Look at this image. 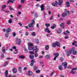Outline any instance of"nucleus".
Segmentation results:
<instances>
[{
  "label": "nucleus",
  "instance_id": "473e14b6",
  "mask_svg": "<svg viewBox=\"0 0 77 77\" xmlns=\"http://www.w3.org/2000/svg\"><path fill=\"white\" fill-rule=\"evenodd\" d=\"M8 23H12V19H9L8 20Z\"/></svg>",
  "mask_w": 77,
  "mask_h": 77
},
{
  "label": "nucleus",
  "instance_id": "4d7b16f0",
  "mask_svg": "<svg viewBox=\"0 0 77 77\" xmlns=\"http://www.w3.org/2000/svg\"><path fill=\"white\" fill-rule=\"evenodd\" d=\"M60 61H61V62H63V59L62 58H60Z\"/></svg>",
  "mask_w": 77,
  "mask_h": 77
},
{
  "label": "nucleus",
  "instance_id": "a18cd8bd",
  "mask_svg": "<svg viewBox=\"0 0 77 77\" xmlns=\"http://www.w3.org/2000/svg\"><path fill=\"white\" fill-rule=\"evenodd\" d=\"M9 8L10 11H12V10H13V8H12L11 7L9 6Z\"/></svg>",
  "mask_w": 77,
  "mask_h": 77
},
{
  "label": "nucleus",
  "instance_id": "052dcab7",
  "mask_svg": "<svg viewBox=\"0 0 77 77\" xmlns=\"http://www.w3.org/2000/svg\"><path fill=\"white\" fill-rule=\"evenodd\" d=\"M13 36L15 37V36H16V34L15 33V32H14L13 33Z\"/></svg>",
  "mask_w": 77,
  "mask_h": 77
},
{
  "label": "nucleus",
  "instance_id": "72a5a7b5",
  "mask_svg": "<svg viewBox=\"0 0 77 77\" xmlns=\"http://www.w3.org/2000/svg\"><path fill=\"white\" fill-rule=\"evenodd\" d=\"M55 72H56V71H54L53 72H52L51 74H50V76H52V75H53V74H54V73H55Z\"/></svg>",
  "mask_w": 77,
  "mask_h": 77
},
{
  "label": "nucleus",
  "instance_id": "b1692460",
  "mask_svg": "<svg viewBox=\"0 0 77 77\" xmlns=\"http://www.w3.org/2000/svg\"><path fill=\"white\" fill-rule=\"evenodd\" d=\"M38 67L36 66H34L33 67V69L34 70V71H36V70H37L38 69Z\"/></svg>",
  "mask_w": 77,
  "mask_h": 77
},
{
  "label": "nucleus",
  "instance_id": "ea45409f",
  "mask_svg": "<svg viewBox=\"0 0 77 77\" xmlns=\"http://www.w3.org/2000/svg\"><path fill=\"white\" fill-rule=\"evenodd\" d=\"M24 50H25V52H26V53H28V50H27V49H26V48H24Z\"/></svg>",
  "mask_w": 77,
  "mask_h": 77
},
{
  "label": "nucleus",
  "instance_id": "774afa93",
  "mask_svg": "<svg viewBox=\"0 0 77 77\" xmlns=\"http://www.w3.org/2000/svg\"><path fill=\"white\" fill-rule=\"evenodd\" d=\"M5 35L6 36H8L9 35V34L8 33H5Z\"/></svg>",
  "mask_w": 77,
  "mask_h": 77
},
{
  "label": "nucleus",
  "instance_id": "58836bf2",
  "mask_svg": "<svg viewBox=\"0 0 77 77\" xmlns=\"http://www.w3.org/2000/svg\"><path fill=\"white\" fill-rule=\"evenodd\" d=\"M28 45L30 47H32V46H33V44L32 43H28Z\"/></svg>",
  "mask_w": 77,
  "mask_h": 77
},
{
  "label": "nucleus",
  "instance_id": "c756f323",
  "mask_svg": "<svg viewBox=\"0 0 77 77\" xmlns=\"http://www.w3.org/2000/svg\"><path fill=\"white\" fill-rule=\"evenodd\" d=\"M72 53V54H73V55H75V54H77V51H75Z\"/></svg>",
  "mask_w": 77,
  "mask_h": 77
},
{
  "label": "nucleus",
  "instance_id": "7ed1b4c3",
  "mask_svg": "<svg viewBox=\"0 0 77 77\" xmlns=\"http://www.w3.org/2000/svg\"><path fill=\"white\" fill-rule=\"evenodd\" d=\"M61 65H62L63 66H64V69H66V68L67 67V65H68L67 63H66V62L62 63H61Z\"/></svg>",
  "mask_w": 77,
  "mask_h": 77
},
{
  "label": "nucleus",
  "instance_id": "c9c22d12",
  "mask_svg": "<svg viewBox=\"0 0 77 77\" xmlns=\"http://www.w3.org/2000/svg\"><path fill=\"white\" fill-rule=\"evenodd\" d=\"M71 21H69V20H68L67 22V24L68 25H69L70 24H71Z\"/></svg>",
  "mask_w": 77,
  "mask_h": 77
},
{
  "label": "nucleus",
  "instance_id": "9b49d317",
  "mask_svg": "<svg viewBox=\"0 0 77 77\" xmlns=\"http://www.w3.org/2000/svg\"><path fill=\"white\" fill-rule=\"evenodd\" d=\"M28 75L29 76H32V74H33V72L31 71H28Z\"/></svg>",
  "mask_w": 77,
  "mask_h": 77
},
{
  "label": "nucleus",
  "instance_id": "6e6d98bb",
  "mask_svg": "<svg viewBox=\"0 0 77 77\" xmlns=\"http://www.w3.org/2000/svg\"><path fill=\"white\" fill-rule=\"evenodd\" d=\"M1 57H2V58H3V57H5V56L4 55V54H2L1 55Z\"/></svg>",
  "mask_w": 77,
  "mask_h": 77
},
{
  "label": "nucleus",
  "instance_id": "3c124183",
  "mask_svg": "<svg viewBox=\"0 0 77 77\" xmlns=\"http://www.w3.org/2000/svg\"><path fill=\"white\" fill-rule=\"evenodd\" d=\"M44 4H42L41 6H40V8H44Z\"/></svg>",
  "mask_w": 77,
  "mask_h": 77
},
{
  "label": "nucleus",
  "instance_id": "5701e85b",
  "mask_svg": "<svg viewBox=\"0 0 77 77\" xmlns=\"http://www.w3.org/2000/svg\"><path fill=\"white\" fill-rule=\"evenodd\" d=\"M56 24H53V26H51V28L52 29H54V28H55V27H56Z\"/></svg>",
  "mask_w": 77,
  "mask_h": 77
},
{
  "label": "nucleus",
  "instance_id": "8fccbe9b",
  "mask_svg": "<svg viewBox=\"0 0 77 77\" xmlns=\"http://www.w3.org/2000/svg\"><path fill=\"white\" fill-rule=\"evenodd\" d=\"M29 53L30 54H35V53H34V52L33 51H30Z\"/></svg>",
  "mask_w": 77,
  "mask_h": 77
},
{
  "label": "nucleus",
  "instance_id": "de8ad7c7",
  "mask_svg": "<svg viewBox=\"0 0 77 77\" xmlns=\"http://www.w3.org/2000/svg\"><path fill=\"white\" fill-rule=\"evenodd\" d=\"M45 10V8H41V11H43Z\"/></svg>",
  "mask_w": 77,
  "mask_h": 77
},
{
  "label": "nucleus",
  "instance_id": "4c0bfd02",
  "mask_svg": "<svg viewBox=\"0 0 77 77\" xmlns=\"http://www.w3.org/2000/svg\"><path fill=\"white\" fill-rule=\"evenodd\" d=\"M74 70H75L76 71L77 70V67H76L75 68H74L72 69L71 70V71H74Z\"/></svg>",
  "mask_w": 77,
  "mask_h": 77
},
{
  "label": "nucleus",
  "instance_id": "864d4df0",
  "mask_svg": "<svg viewBox=\"0 0 77 77\" xmlns=\"http://www.w3.org/2000/svg\"><path fill=\"white\" fill-rule=\"evenodd\" d=\"M35 62V60H32L31 61V63H34Z\"/></svg>",
  "mask_w": 77,
  "mask_h": 77
},
{
  "label": "nucleus",
  "instance_id": "2f4dec72",
  "mask_svg": "<svg viewBox=\"0 0 77 77\" xmlns=\"http://www.w3.org/2000/svg\"><path fill=\"white\" fill-rule=\"evenodd\" d=\"M51 5L53 6H57V5L56 4V3L54 2H53L52 3Z\"/></svg>",
  "mask_w": 77,
  "mask_h": 77
},
{
  "label": "nucleus",
  "instance_id": "6ab92c4d",
  "mask_svg": "<svg viewBox=\"0 0 77 77\" xmlns=\"http://www.w3.org/2000/svg\"><path fill=\"white\" fill-rule=\"evenodd\" d=\"M9 3H13L14 2L12 0H9L7 2V5H8Z\"/></svg>",
  "mask_w": 77,
  "mask_h": 77
},
{
  "label": "nucleus",
  "instance_id": "423d86ee",
  "mask_svg": "<svg viewBox=\"0 0 77 77\" xmlns=\"http://www.w3.org/2000/svg\"><path fill=\"white\" fill-rule=\"evenodd\" d=\"M45 31L48 33H50L51 32V31L48 28H47L45 29Z\"/></svg>",
  "mask_w": 77,
  "mask_h": 77
},
{
  "label": "nucleus",
  "instance_id": "a19ab883",
  "mask_svg": "<svg viewBox=\"0 0 77 77\" xmlns=\"http://www.w3.org/2000/svg\"><path fill=\"white\" fill-rule=\"evenodd\" d=\"M32 35L33 36H35V32H32Z\"/></svg>",
  "mask_w": 77,
  "mask_h": 77
},
{
  "label": "nucleus",
  "instance_id": "f704fd0d",
  "mask_svg": "<svg viewBox=\"0 0 77 77\" xmlns=\"http://www.w3.org/2000/svg\"><path fill=\"white\" fill-rule=\"evenodd\" d=\"M54 17V15H52L51 17V18H50V20H53V17Z\"/></svg>",
  "mask_w": 77,
  "mask_h": 77
},
{
  "label": "nucleus",
  "instance_id": "9d476101",
  "mask_svg": "<svg viewBox=\"0 0 77 77\" xmlns=\"http://www.w3.org/2000/svg\"><path fill=\"white\" fill-rule=\"evenodd\" d=\"M12 71L14 73V74H16L17 73V69L16 68H14L12 69Z\"/></svg>",
  "mask_w": 77,
  "mask_h": 77
},
{
  "label": "nucleus",
  "instance_id": "79ce46f5",
  "mask_svg": "<svg viewBox=\"0 0 77 77\" xmlns=\"http://www.w3.org/2000/svg\"><path fill=\"white\" fill-rule=\"evenodd\" d=\"M70 73L71 74H75V72H74L73 71H71L70 72Z\"/></svg>",
  "mask_w": 77,
  "mask_h": 77
},
{
  "label": "nucleus",
  "instance_id": "4be33fe9",
  "mask_svg": "<svg viewBox=\"0 0 77 77\" xmlns=\"http://www.w3.org/2000/svg\"><path fill=\"white\" fill-rule=\"evenodd\" d=\"M2 52H3V53H5V48L4 47H3L2 48Z\"/></svg>",
  "mask_w": 77,
  "mask_h": 77
},
{
  "label": "nucleus",
  "instance_id": "f3484780",
  "mask_svg": "<svg viewBox=\"0 0 77 77\" xmlns=\"http://www.w3.org/2000/svg\"><path fill=\"white\" fill-rule=\"evenodd\" d=\"M50 48V47L48 45H47L46 46L45 48V49L46 50H48V49H49V48Z\"/></svg>",
  "mask_w": 77,
  "mask_h": 77
},
{
  "label": "nucleus",
  "instance_id": "f257e3e1",
  "mask_svg": "<svg viewBox=\"0 0 77 77\" xmlns=\"http://www.w3.org/2000/svg\"><path fill=\"white\" fill-rule=\"evenodd\" d=\"M56 46L57 47H60V43L57 41H56L55 43H52L51 45V46L52 47L55 48L56 47Z\"/></svg>",
  "mask_w": 77,
  "mask_h": 77
},
{
  "label": "nucleus",
  "instance_id": "c85d7f7f",
  "mask_svg": "<svg viewBox=\"0 0 77 77\" xmlns=\"http://www.w3.org/2000/svg\"><path fill=\"white\" fill-rule=\"evenodd\" d=\"M34 16L35 18H37V17H38V14L35 13L34 14Z\"/></svg>",
  "mask_w": 77,
  "mask_h": 77
},
{
  "label": "nucleus",
  "instance_id": "dca6fc26",
  "mask_svg": "<svg viewBox=\"0 0 77 77\" xmlns=\"http://www.w3.org/2000/svg\"><path fill=\"white\" fill-rule=\"evenodd\" d=\"M28 26L29 27H33V24L31 23L28 24Z\"/></svg>",
  "mask_w": 77,
  "mask_h": 77
},
{
  "label": "nucleus",
  "instance_id": "09e8293b",
  "mask_svg": "<svg viewBox=\"0 0 77 77\" xmlns=\"http://www.w3.org/2000/svg\"><path fill=\"white\" fill-rule=\"evenodd\" d=\"M6 7V5H3L2 7V9H4V8H5Z\"/></svg>",
  "mask_w": 77,
  "mask_h": 77
},
{
  "label": "nucleus",
  "instance_id": "69168bd1",
  "mask_svg": "<svg viewBox=\"0 0 77 77\" xmlns=\"http://www.w3.org/2000/svg\"><path fill=\"white\" fill-rule=\"evenodd\" d=\"M55 3H56V5H57V4L59 3V2H57V1L56 0L55 1Z\"/></svg>",
  "mask_w": 77,
  "mask_h": 77
},
{
  "label": "nucleus",
  "instance_id": "a211bd4d",
  "mask_svg": "<svg viewBox=\"0 0 77 77\" xmlns=\"http://www.w3.org/2000/svg\"><path fill=\"white\" fill-rule=\"evenodd\" d=\"M29 58L30 59H33L34 58V56L32 54H31L30 55Z\"/></svg>",
  "mask_w": 77,
  "mask_h": 77
},
{
  "label": "nucleus",
  "instance_id": "aec40b11",
  "mask_svg": "<svg viewBox=\"0 0 77 77\" xmlns=\"http://www.w3.org/2000/svg\"><path fill=\"white\" fill-rule=\"evenodd\" d=\"M65 54L67 56H69V53L68 51L65 52Z\"/></svg>",
  "mask_w": 77,
  "mask_h": 77
},
{
  "label": "nucleus",
  "instance_id": "393cba45",
  "mask_svg": "<svg viewBox=\"0 0 77 77\" xmlns=\"http://www.w3.org/2000/svg\"><path fill=\"white\" fill-rule=\"evenodd\" d=\"M45 57L46 59H49L50 57V55H47L45 56Z\"/></svg>",
  "mask_w": 77,
  "mask_h": 77
},
{
  "label": "nucleus",
  "instance_id": "412c9836",
  "mask_svg": "<svg viewBox=\"0 0 77 77\" xmlns=\"http://www.w3.org/2000/svg\"><path fill=\"white\" fill-rule=\"evenodd\" d=\"M8 75V70H6L5 72V75L6 76V77H7V75Z\"/></svg>",
  "mask_w": 77,
  "mask_h": 77
},
{
  "label": "nucleus",
  "instance_id": "338daca9",
  "mask_svg": "<svg viewBox=\"0 0 77 77\" xmlns=\"http://www.w3.org/2000/svg\"><path fill=\"white\" fill-rule=\"evenodd\" d=\"M13 48L14 50H16V49H17V48H16V46H13Z\"/></svg>",
  "mask_w": 77,
  "mask_h": 77
},
{
  "label": "nucleus",
  "instance_id": "a878e982",
  "mask_svg": "<svg viewBox=\"0 0 77 77\" xmlns=\"http://www.w3.org/2000/svg\"><path fill=\"white\" fill-rule=\"evenodd\" d=\"M45 26L46 27H50V24H47V23H46L45 24Z\"/></svg>",
  "mask_w": 77,
  "mask_h": 77
},
{
  "label": "nucleus",
  "instance_id": "c03bdc74",
  "mask_svg": "<svg viewBox=\"0 0 77 77\" xmlns=\"http://www.w3.org/2000/svg\"><path fill=\"white\" fill-rule=\"evenodd\" d=\"M65 24V23L64 22H63V23H61V24L60 25V26H63V25Z\"/></svg>",
  "mask_w": 77,
  "mask_h": 77
},
{
  "label": "nucleus",
  "instance_id": "cd10ccee",
  "mask_svg": "<svg viewBox=\"0 0 77 77\" xmlns=\"http://www.w3.org/2000/svg\"><path fill=\"white\" fill-rule=\"evenodd\" d=\"M54 55V56H57V57H58V56H59V53H54L53 54Z\"/></svg>",
  "mask_w": 77,
  "mask_h": 77
},
{
  "label": "nucleus",
  "instance_id": "603ef678",
  "mask_svg": "<svg viewBox=\"0 0 77 77\" xmlns=\"http://www.w3.org/2000/svg\"><path fill=\"white\" fill-rule=\"evenodd\" d=\"M36 73H39L40 72V70H38L36 71Z\"/></svg>",
  "mask_w": 77,
  "mask_h": 77
},
{
  "label": "nucleus",
  "instance_id": "20e7f679",
  "mask_svg": "<svg viewBox=\"0 0 77 77\" xmlns=\"http://www.w3.org/2000/svg\"><path fill=\"white\" fill-rule=\"evenodd\" d=\"M58 5L59 6H61L62 5V4L63 3V1L62 0H59L58 1Z\"/></svg>",
  "mask_w": 77,
  "mask_h": 77
},
{
  "label": "nucleus",
  "instance_id": "5fc2aeb1",
  "mask_svg": "<svg viewBox=\"0 0 77 77\" xmlns=\"http://www.w3.org/2000/svg\"><path fill=\"white\" fill-rule=\"evenodd\" d=\"M25 35L26 36H28L29 35V32H26L25 33Z\"/></svg>",
  "mask_w": 77,
  "mask_h": 77
},
{
  "label": "nucleus",
  "instance_id": "ddd939ff",
  "mask_svg": "<svg viewBox=\"0 0 77 77\" xmlns=\"http://www.w3.org/2000/svg\"><path fill=\"white\" fill-rule=\"evenodd\" d=\"M38 50H37L35 52V57H38V54L37 53H38Z\"/></svg>",
  "mask_w": 77,
  "mask_h": 77
},
{
  "label": "nucleus",
  "instance_id": "4468645a",
  "mask_svg": "<svg viewBox=\"0 0 77 77\" xmlns=\"http://www.w3.org/2000/svg\"><path fill=\"white\" fill-rule=\"evenodd\" d=\"M6 31L7 33H9L11 31V28H7Z\"/></svg>",
  "mask_w": 77,
  "mask_h": 77
},
{
  "label": "nucleus",
  "instance_id": "13d9d810",
  "mask_svg": "<svg viewBox=\"0 0 77 77\" xmlns=\"http://www.w3.org/2000/svg\"><path fill=\"white\" fill-rule=\"evenodd\" d=\"M28 50H32V48H30L29 47H28Z\"/></svg>",
  "mask_w": 77,
  "mask_h": 77
},
{
  "label": "nucleus",
  "instance_id": "0e129e2a",
  "mask_svg": "<svg viewBox=\"0 0 77 77\" xmlns=\"http://www.w3.org/2000/svg\"><path fill=\"white\" fill-rule=\"evenodd\" d=\"M33 63H31L30 64V66H33Z\"/></svg>",
  "mask_w": 77,
  "mask_h": 77
},
{
  "label": "nucleus",
  "instance_id": "6e6552de",
  "mask_svg": "<svg viewBox=\"0 0 77 77\" xmlns=\"http://www.w3.org/2000/svg\"><path fill=\"white\" fill-rule=\"evenodd\" d=\"M75 50V48L73 47L70 50V51L69 53H72V52H74Z\"/></svg>",
  "mask_w": 77,
  "mask_h": 77
},
{
  "label": "nucleus",
  "instance_id": "e2e57ef3",
  "mask_svg": "<svg viewBox=\"0 0 77 77\" xmlns=\"http://www.w3.org/2000/svg\"><path fill=\"white\" fill-rule=\"evenodd\" d=\"M57 57V56H56L54 57V60H56Z\"/></svg>",
  "mask_w": 77,
  "mask_h": 77
},
{
  "label": "nucleus",
  "instance_id": "37998d69",
  "mask_svg": "<svg viewBox=\"0 0 77 77\" xmlns=\"http://www.w3.org/2000/svg\"><path fill=\"white\" fill-rule=\"evenodd\" d=\"M20 2H21V3H24V2H25V0H21L20 1Z\"/></svg>",
  "mask_w": 77,
  "mask_h": 77
},
{
  "label": "nucleus",
  "instance_id": "1a4fd4ad",
  "mask_svg": "<svg viewBox=\"0 0 77 77\" xmlns=\"http://www.w3.org/2000/svg\"><path fill=\"white\" fill-rule=\"evenodd\" d=\"M58 69L60 71H62L63 69V67H62V66L61 65H60L58 66Z\"/></svg>",
  "mask_w": 77,
  "mask_h": 77
},
{
  "label": "nucleus",
  "instance_id": "0eeeda50",
  "mask_svg": "<svg viewBox=\"0 0 77 77\" xmlns=\"http://www.w3.org/2000/svg\"><path fill=\"white\" fill-rule=\"evenodd\" d=\"M62 31V28H60L57 31V33L58 34H60Z\"/></svg>",
  "mask_w": 77,
  "mask_h": 77
},
{
  "label": "nucleus",
  "instance_id": "bf43d9fd",
  "mask_svg": "<svg viewBox=\"0 0 77 77\" xmlns=\"http://www.w3.org/2000/svg\"><path fill=\"white\" fill-rule=\"evenodd\" d=\"M76 42V41H74L72 43V45H75V43Z\"/></svg>",
  "mask_w": 77,
  "mask_h": 77
},
{
  "label": "nucleus",
  "instance_id": "680f3d73",
  "mask_svg": "<svg viewBox=\"0 0 77 77\" xmlns=\"http://www.w3.org/2000/svg\"><path fill=\"white\" fill-rule=\"evenodd\" d=\"M64 38L65 39H69V37H68V36L65 37Z\"/></svg>",
  "mask_w": 77,
  "mask_h": 77
},
{
  "label": "nucleus",
  "instance_id": "49530a36",
  "mask_svg": "<svg viewBox=\"0 0 77 77\" xmlns=\"http://www.w3.org/2000/svg\"><path fill=\"white\" fill-rule=\"evenodd\" d=\"M35 42L37 44H38L39 43V40H38V39H36L35 40Z\"/></svg>",
  "mask_w": 77,
  "mask_h": 77
},
{
  "label": "nucleus",
  "instance_id": "2eb2a0df",
  "mask_svg": "<svg viewBox=\"0 0 77 77\" xmlns=\"http://www.w3.org/2000/svg\"><path fill=\"white\" fill-rule=\"evenodd\" d=\"M20 59H24L25 58V56L23 55H20L19 57Z\"/></svg>",
  "mask_w": 77,
  "mask_h": 77
},
{
  "label": "nucleus",
  "instance_id": "bb28decb",
  "mask_svg": "<svg viewBox=\"0 0 77 77\" xmlns=\"http://www.w3.org/2000/svg\"><path fill=\"white\" fill-rule=\"evenodd\" d=\"M66 5H67L66 6H67V7H69V2H66Z\"/></svg>",
  "mask_w": 77,
  "mask_h": 77
},
{
  "label": "nucleus",
  "instance_id": "f8f14e48",
  "mask_svg": "<svg viewBox=\"0 0 77 77\" xmlns=\"http://www.w3.org/2000/svg\"><path fill=\"white\" fill-rule=\"evenodd\" d=\"M68 14L66 12L63 13L62 15L61 16L62 17H65V16H66Z\"/></svg>",
  "mask_w": 77,
  "mask_h": 77
},
{
  "label": "nucleus",
  "instance_id": "7c9ffc66",
  "mask_svg": "<svg viewBox=\"0 0 77 77\" xmlns=\"http://www.w3.org/2000/svg\"><path fill=\"white\" fill-rule=\"evenodd\" d=\"M35 20H34L32 19V21H31V23L33 24V25H34L35 24Z\"/></svg>",
  "mask_w": 77,
  "mask_h": 77
},
{
  "label": "nucleus",
  "instance_id": "f03ea898",
  "mask_svg": "<svg viewBox=\"0 0 77 77\" xmlns=\"http://www.w3.org/2000/svg\"><path fill=\"white\" fill-rule=\"evenodd\" d=\"M16 44H17V45H20L21 44V39H17L15 41Z\"/></svg>",
  "mask_w": 77,
  "mask_h": 77
},
{
  "label": "nucleus",
  "instance_id": "e433bc0d",
  "mask_svg": "<svg viewBox=\"0 0 77 77\" xmlns=\"http://www.w3.org/2000/svg\"><path fill=\"white\" fill-rule=\"evenodd\" d=\"M19 71L20 72H21V67H19Z\"/></svg>",
  "mask_w": 77,
  "mask_h": 77
},
{
  "label": "nucleus",
  "instance_id": "39448f33",
  "mask_svg": "<svg viewBox=\"0 0 77 77\" xmlns=\"http://www.w3.org/2000/svg\"><path fill=\"white\" fill-rule=\"evenodd\" d=\"M37 48H38V46H35V47L32 48V50L33 51H36L37 50H38V51H39V49H37Z\"/></svg>",
  "mask_w": 77,
  "mask_h": 77
}]
</instances>
